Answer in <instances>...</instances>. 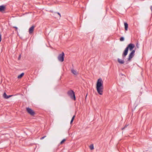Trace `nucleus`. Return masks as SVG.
I'll list each match as a JSON object with an SVG mask.
<instances>
[{
	"instance_id": "obj_11",
	"label": "nucleus",
	"mask_w": 152,
	"mask_h": 152,
	"mask_svg": "<svg viewBox=\"0 0 152 152\" xmlns=\"http://www.w3.org/2000/svg\"><path fill=\"white\" fill-rule=\"evenodd\" d=\"M124 25L125 26V30L126 31L127 30L128 27V25L127 23H124Z\"/></svg>"
},
{
	"instance_id": "obj_10",
	"label": "nucleus",
	"mask_w": 152,
	"mask_h": 152,
	"mask_svg": "<svg viewBox=\"0 0 152 152\" xmlns=\"http://www.w3.org/2000/svg\"><path fill=\"white\" fill-rule=\"evenodd\" d=\"M118 61L119 63L121 64H123L124 63V61L123 60H122L120 58L118 59Z\"/></svg>"
},
{
	"instance_id": "obj_14",
	"label": "nucleus",
	"mask_w": 152,
	"mask_h": 152,
	"mask_svg": "<svg viewBox=\"0 0 152 152\" xmlns=\"http://www.w3.org/2000/svg\"><path fill=\"white\" fill-rule=\"evenodd\" d=\"M89 148L91 150H93L94 149V146L93 144H91L89 146Z\"/></svg>"
},
{
	"instance_id": "obj_8",
	"label": "nucleus",
	"mask_w": 152,
	"mask_h": 152,
	"mask_svg": "<svg viewBox=\"0 0 152 152\" xmlns=\"http://www.w3.org/2000/svg\"><path fill=\"white\" fill-rule=\"evenodd\" d=\"M71 72L75 75H77L78 74V72L73 69H71Z\"/></svg>"
},
{
	"instance_id": "obj_1",
	"label": "nucleus",
	"mask_w": 152,
	"mask_h": 152,
	"mask_svg": "<svg viewBox=\"0 0 152 152\" xmlns=\"http://www.w3.org/2000/svg\"><path fill=\"white\" fill-rule=\"evenodd\" d=\"M103 81L101 78L97 80L96 84V89L98 93L100 95L103 94Z\"/></svg>"
},
{
	"instance_id": "obj_22",
	"label": "nucleus",
	"mask_w": 152,
	"mask_h": 152,
	"mask_svg": "<svg viewBox=\"0 0 152 152\" xmlns=\"http://www.w3.org/2000/svg\"><path fill=\"white\" fill-rule=\"evenodd\" d=\"M73 120H71V122H70V124H72V122H73Z\"/></svg>"
},
{
	"instance_id": "obj_9",
	"label": "nucleus",
	"mask_w": 152,
	"mask_h": 152,
	"mask_svg": "<svg viewBox=\"0 0 152 152\" xmlns=\"http://www.w3.org/2000/svg\"><path fill=\"white\" fill-rule=\"evenodd\" d=\"M5 9V6L4 5H1L0 6V11L2 12L4 11Z\"/></svg>"
},
{
	"instance_id": "obj_5",
	"label": "nucleus",
	"mask_w": 152,
	"mask_h": 152,
	"mask_svg": "<svg viewBox=\"0 0 152 152\" xmlns=\"http://www.w3.org/2000/svg\"><path fill=\"white\" fill-rule=\"evenodd\" d=\"M64 54L63 52L60 54L58 57V61L61 62H63L64 61Z\"/></svg>"
},
{
	"instance_id": "obj_3",
	"label": "nucleus",
	"mask_w": 152,
	"mask_h": 152,
	"mask_svg": "<svg viewBox=\"0 0 152 152\" xmlns=\"http://www.w3.org/2000/svg\"><path fill=\"white\" fill-rule=\"evenodd\" d=\"M67 94L72 99H74V100H75L76 98L75 93L73 91L70 90L69 91L67 92Z\"/></svg>"
},
{
	"instance_id": "obj_13",
	"label": "nucleus",
	"mask_w": 152,
	"mask_h": 152,
	"mask_svg": "<svg viewBox=\"0 0 152 152\" xmlns=\"http://www.w3.org/2000/svg\"><path fill=\"white\" fill-rule=\"evenodd\" d=\"M8 96L7 95L6 93H4L3 95V97L5 99H8V97H7Z\"/></svg>"
},
{
	"instance_id": "obj_2",
	"label": "nucleus",
	"mask_w": 152,
	"mask_h": 152,
	"mask_svg": "<svg viewBox=\"0 0 152 152\" xmlns=\"http://www.w3.org/2000/svg\"><path fill=\"white\" fill-rule=\"evenodd\" d=\"M134 47L135 45L133 44L130 43L127 46V47L125 49L123 54V58H124L127 54L129 50L130 51H132L133 50V49H134Z\"/></svg>"
},
{
	"instance_id": "obj_21",
	"label": "nucleus",
	"mask_w": 152,
	"mask_h": 152,
	"mask_svg": "<svg viewBox=\"0 0 152 152\" xmlns=\"http://www.w3.org/2000/svg\"><path fill=\"white\" fill-rule=\"evenodd\" d=\"M12 96V95H9V96H8L7 97H8V98L11 97Z\"/></svg>"
},
{
	"instance_id": "obj_23",
	"label": "nucleus",
	"mask_w": 152,
	"mask_h": 152,
	"mask_svg": "<svg viewBox=\"0 0 152 152\" xmlns=\"http://www.w3.org/2000/svg\"><path fill=\"white\" fill-rule=\"evenodd\" d=\"M57 13V14H58L59 15V17H61V14H60V13H58V12Z\"/></svg>"
},
{
	"instance_id": "obj_17",
	"label": "nucleus",
	"mask_w": 152,
	"mask_h": 152,
	"mask_svg": "<svg viewBox=\"0 0 152 152\" xmlns=\"http://www.w3.org/2000/svg\"><path fill=\"white\" fill-rule=\"evenodd\" d=\"M1 34H0V42H1Z\"/></svg>"
},
{
	"instance_id": "obj_18",
	"label": "nucleus",
	"mask_w": 152,
	"mask_h": 152,
	"mask_svg": "<svg viewBox=\"0 0 152 152\" xmlns=\"http://www.w3.org/2000/svg\"><path fill=\"white\" fill-rule=\"evenodd\" d=\"M75 115H74L73 116V117H72V120H74V119L75 118Z\"/></svg>"
},
{
	"instance_id": "obj_4",
	"label": "nucleus",
	"mask_w": 152,
	"mask_h": 152,
	"mask_svg": "<svg viewBox=\"0 0 152 152\" xmlns=\"http://www.w3.org/2000/svg\"><path fill=\"white\" fill-rule=\"evenodd\" d=\"M26 110L28 113L31 116H33L35 114L34 111L29 107H27L26 108Z\"/></svg>"
},
{
	"instance_id": "obj_19",
	"label": "nucleus",
	"mask_w": 152,
	"mask_h": 152,
	"mask_svg": "<svg viewBox=\"0 0 152 152\" xmlns=\"http://www.w3.org/2000/svg\"><path fill=\"white\" fill-rule=\"evenodd\" d=\"M13 28H15V29H16V30H17V29H18V28H17V27H13Z\"/></svg>"
},
{
	"instance_id": "obj_7",
	"label": "nucleus",
	"mask_w": 152,
	"mask_h": 152,
	"mask_svg": "<svg viewBox=\"0 0 152 152\" xmlns=\"http://www.w3.org/2000/svg\"><path fill=\"white\" fill-rule=\"evenodd\" d=\"M135 51V50H132L131 53H130L129 55V57L128 58L129 60H131L132 58L134 56V55Z\"/></svg>"
},
{
	"instance_id": "obj_16",
	"label": "nucleus",
	"mask_w": 152,
	"mask_h": 152,
	"mask_svg": "<svg viewBox=\"0 0 152 152\" xmlns=\"http://www.w3.org/2000/svg\"><path fill=\"white\" fill-rule=\"evenodd\" d=\"M124 40V38L123 37H121L120 39V40L121 41H123Z\"/></svg>"
},
{
	"instance_id": "obj_6",
	"label": "nucleus",
	"mask_w": 152,
	"mask_h": 152,
	"mask_svg": "<svg viewBox=\"0 0 152 152\" xmlns=\"http://www.w3.org/2000/svg\"><path fill=\"white\" fill-rule=\"evenodd\" d=\"M35 26L34 25L31 26L29 29L28 32L29 34H33Z\"/></svg>"
},
{
	"instance_id": "obj_25",
	"label": "nucleus",
	"mask_w": 152,
	"mask_h": 152,
	"mask_svg": "<svg viewBox=\"0 0 152 152\" xmlns=\"http://www.w3.org/2000/svg\"><path fill=\"white\" fill-rule=\"evenodd\" d=\"M137 48H138V46H137Z\"/></svg>"
},
{
	"instance_id": "obj_12",
	"label": "nucleus",
	"mask_w": 152,
	"mask_h": 152,
	"mask_svg": "<svg viewBox=\"0 0 152 152\" xmlns=\"http://www.w3.org/2000/svg\"><path fill=\"white\" fill-rule=\"evenodd\" d=\"M24 75V73H22L20 75H19L18 76V79L21 78Z\"/></svg>"
},
{
	"instance_id": "obj_26",
	"label": "nucleus",
	"mask_w": 152,
	"mask_h": 152,
	"mask_svg": "<svg viewBox=\"0 0 152 152\" xmlns=\"http://www.w3.org/2000/svg\"><path fill=\"white\" fill-rule=\"evenodd\" d=\"M137 48H138V46H137Z\"/></svg>"
},
{
	"instance_id": "obj_20",
	"label": "nucleus",
	"mask_w": 152,
	"mask_h": 152,
	"mask_svg": "<svg viewBox=\"0 0 152 152\" xmlns=\"http://www.w3.org/2000/svg\"><path fill=\"white\" fill-rule=\"evenodd\" d=\"M45 137H46V136H44V137H42L41 138V139L42 140V139H43Z\"/></svg>"
},
{
	"instance_id": "obj_15",
	"label": "nucleus",
	"mask_w": 152,
	"mask_h": 152,
	"mask_svg": "<svg viewBox=\"0 0 152 152\" xmlns=\"http://www.w3.org/2000/svg\"><path fill=\"white\" fill-rule=\"evenodd\" d=\"M66 140L65 139H63L60 142L61 144H63Z\"/></svg>"
},
{
	"instance_id": "obj_24",
	"label": "nucleus",
	"mask_w": 152,
	"mask_h": 152,
	"mask_svg": "<svg viewBox=\"0 0 152 152\" xmlns=\"http://www.w3.org/2000/svg\"><path fill=\"white\" fill-rule=\"evenodd\" d=\"M124 129V128H122V129Z\"/></svg>"
}]
</instances>
